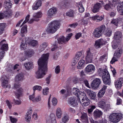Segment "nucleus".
Instances as JSON below:
<instances>
[{
    "label": "nucleus",
    "mask_w": 123,
    "mask_h": 123,
    "mask_svg": "<svg viewBox=\"0 0 123 123\" xmlns=\"http://www.w3.org/2000/svg\"><path fill=\"white\" fill-rule=\"evenodd\" d=\"M49 55V53L43 54L38 60V69L36 72L35 75V77L37 79H41L45 74L47 70V60Z\"/></svg>",
    "instance_id": "nucleus-1"
},
{
    "label": "nucleus",
    "mask_w": 123,
    "mask_h": 123,
    "mask_svg": "<svg viewBox=\"0 0 123 123\" xmlns=\"http://www.w3.org/2000/svg\"><path fill=\"white\" fill-rule=\"evenodd\" d=\"M99 74L101 75L104 83L106 84L110 85L111 83L110 75L106 69L99 68L98 71Z\"/></svg>",
    "instance_id": "nucleus-2"
},
{
    "label": "nucleus",
    "mask_w": 123,
    "mask_h": 123,
    "mask_svg": "<svg viewBox=\"0 0 123 123\" xmlns=\"http://www.w3.org/2000/svg\"><path fill=\"white\" fill-rule=\"evenodd\" d=\"M60 24L57 20H54L49 24L46 30L48 33H53L59 28Z\"/></svg>",
    "instance_id": "nucleus-3"
},
{
    "label": "nucleus",
    "mask_w": 123,
    "mask_h": 123,
    "mask_svg": "<svg viewBox=\"0 0 123 123\" xmlns=\"http://www.w3.org/2000/svg\"><path fill=\"white\" fill-rule=\"evenodd\" d=\"M122 114L121 113H113L110 115V120L113 123H117L122 118Z\"/></svg>",
    "instance_id": "nucleus-4"
},
{
    "label": "nucleus",
    "mask_w": 123,
    "mask_h": 123,
    "mask_svg": "<svg viewBox=\"0 0 123 123\" xmlns=\"http://www.w3.org/2000/svg\"><path fill=\"white\" fill-rule=\"evenodd\" d=\"M42 12H40L34 13L33 15V18L31 19L28 23L29 24H31L34 21H38L39 20V18L42 17Z\"/></svg>",
    "instance_id": "nucleus-5"
},
{
    "label": "nucleus",
    "mask_w": 123,
    "mask_h": 123,
    "mask_svg": "<svg viewBox=\"0 0 123 123\" xmlns=\"http://www.w3.org/2000/svg\"><path fill=\"white\" fill-rule=\"evenodd\" d=\"M20 84L18 83H15L14 85V89H16L17 90V92L15 94L18 98L21 95L23 91L22 89L20 87Z\"/></svg>",
    "instance_id": "nucleus-6"
},
{
    "label": "nucleus",
    "mask_w": 123,
    "mask_h": 123,
    "mask_svg": "<svg viewBox=\"0 0 123 123\" xmlns=\"http://www.w3.org/2000/svg\"><path fill=\"white\" fill-rule=\"evenodd\" d=\"M72 35V33H71L68 34L65 38L63 36L61 38H58L57 39L58 43L59 44H62L63 43H64L66 41H68L70 39Z\"/></svg>",
    "instance_id": "nucleus-7"
},
{
    "label": "nucleus",
    "mask_w": 123,
    "mask_h": 123,
    "mask_svg": "<svg viewBox=\"0 0 123 123\" xmlns=\"http://www.w3.org/2000/svg\"><path fill=\"white\" fill-rule=\"evenodd\" d=\"M101 83L100 79L98 78H96L91 83V86L93 89L97 88L98 87Z\"/></svg>",
    "instance_id": "nucleus-8"
},
{
    "label": "nucleus",
    "mask_w": 123,
    "mask_h": 123,
    "mask_svg": "<svg viewBox=\"0 0 123 123\" xmlns=\"http://www.w3.org/2000/svg\"><path fill=\"white\" fill-rule=\"evenodd\" d=\"M81 99V101L80 102L82 106H87L89 104V100L85 94L83 95L82 96Z\"/></svg>",
    "instance_id": "nucleus-9"
},
{
    "label": "nucleus",
    "mask_w": 123,
    "mask_h": 123,
    "mask_svg": "<svg viewBox=\"0 0 123 123\" xmlns=\"http://www.w3.org/2000/svg\"><path fill=\"white\" fill-rule=\"evenodd\" d=\"M7 78L5 76H2L1 78V80L2 82V85L4 88H10V85L8 84V81L6 80Z\"/></svg>",
    "instance_id": "nucleus-10"
},
{
    "label": "nucleus",
    "mask_w": 123,
    "mask_h": 123,
    "mask_svg": "<svg viewBox=\"0 0 123 123\" xmlns=\"http://www.w3.org/2000/svg\"><path fill=\"white\" fill-rule=\"evenodd\" d=\"M93 54L92 53L90 50L86 52V63H88L92 62V60L93 57Z\"/></svg>",
    "instance_id": "nucleus-11"
},
{
    "label": "nucleus",
    "mask_w": 123,
    "mask_h": 123,
    "mask_svg": "<svg viewBox=\"0 0 123 123\" xmlns=\"http://www.w3.org/2000/svg\"><path fill=\"white\" fill-rule=\"evenodd\" d=\"M46 123H56L55 115L53 114H51L49 117L46 120Z\"/></svg>",
    "instance_id": "nucleus-12"
},
{
    "label": "nucleus",
    "mask_w": 123,
    "mask_h": 123,
    "mask_svg": "<svg viewBox=\"0 0 123 123\" xmlns=\"http://www.w3.org/2000/svg\"><path fill=\"white\" fill-rule=\"evenodd\" d=\"M105 43V42L104 40L101 39L95 42L94 46L96 48L98 49Z\"/></svg>",
    "instance_id": "nucleus-13"
},
{
    "label": "nucleus",
    "mask_w": 123,
    "mask_h": 123,
    "mask_svg": "<svg viewBox=\"0 0 123 123\" xmlns=\"http://www.w3.org/2000/svg\"><path fill=\"white\" fill-rule=\"evenodd\" d=\"M56 11V9L55 7H53L50 9L48 12V17L49 18H51L55 14Z\"/></svg>",
    "instance_id": "nucleus-14"
},
{
    "label": "nucleus",
    "mask_w": 123,
    "mask_h": 123,
    "mask_svg": "<svg viewBox=\"0 0 123 123\" xmlns=\"http://www.w3.org/2000/svg\"><path fill=\"white\" fill-rule=\"evenodd\" d=\"M94 69L95 67L92 65H89L86 68V72L91 74L94 72Z\"/></svg>",
    "instance_id": "nucleus-15"
},
{
    "label": "nucleus",
    "mask_w": 123,
    "mask_h": 123,
    "mask_svg": "<svg viewBox=\"0 0 123 123\" xmlns=\"http://www.w3.org/2000/svg\"><path fill=\"white\" fill-rule=\"evenodd\" d=\"M103 112L97 109L95 110L93 113V116L96 119L99 118L102 115Z\"/></svg>",
    "instance_id": "nucleus-16"
},
{
    "label": "nucleus",
    "mask_w": 123,
    "mask_h": 123,
    "mask_svg": "<svg viewBox=\"0 0 123 123\" xmlns=\"http://www.w3.org/2000/svg\"><path fill=\"white\" fill-rule=\"evenodd\" d=\"M68 102L69 103L73 106H75L78 105V102L76 97H73L70 98Z\"/></svg>",
    "instance_id": "nucleus-17"
},
{
    "label": "nucleus",
    "mask_w": 123,
    "mask_h": 123,
    "mask_svg": "<svg viewBox=\"0 0 123 123\" xmlns=\"http://www.w3.org/2000/svg\"><path fill=\"white\" fill-rule=\"evenodd\" d=\"M102 6L101 3H96L94 6L92 11L94 13L98 12Z\"/></svg>",
    "instance_id": "nucleus-18"
},
{
    "label": "nucleus",
    "mask_w": 123,
    "mask_h": 123,
    "mask_svg": "<svg viewBox=\"0 0 123 123\" xmlns=\"http://www.w3.org/2000/svg\"><path fill=\"white\" fill-rule=\"evenodd\" d=\"M32 111L31 109H30L26 113L25 117V119L26 122H29L31 118V114L32 113Z\"/></svg>",
    "instance_id": "nucleus-19"
},
{
    "label": "nucleus",
    "mask_w": 123,
    "mask_h": 123,
    "mask_svg": "<svg viewBox=\"0 0 123 123\" xmlns=\"http://www.w3.org/2000/svg\"><path fill=\"white\" fill-rule=\"evenodd\" d=\"M73 93L77 96L79 98L80 97L81 98V96H83V95L85 94L83 92H81L79 91V90L77 88H73L72 90Z\"/></svg>",
    "instance_id": "nucleus-20"
},
{
    "label": "nucleus",
    "mask_w": 123,
    "mask_h": 123,
    "mask_svg": "<svg viewBox=\"0 0 123 123\" xmlns=\"http://www.w3.org/2000/svg\"><path fill=\"white\" fill-rule=\"evenodd\" d=\"M123 82V79L120 78L117 80L115 81V85L116 87L118 89H120L122 86V84Z\"/></svg>",
    "instance_id": "nucleus-21"
},
{
    "label": "nucleus",
    "mask_w": 123,
    "mask_h": 123,
    "mask_svg": "<svg viewBox=\"0 0 123 123\" xmlns=\"http://www.w3.org/2000/svg\"><path fill=\"white\" fill-rule=\"evenodd\" d=\"M107 86H104L99 91L98 94V96L99 98H101L103 97L104 94L105 90L106 89Z\"/></svg>",
    "instance_id": "nucleus-22"
},
{
    "label": "nucleus",
    "mask_w": 123,
    "mask_h": 123,
    "mask_svg": "<svg viewBox=\"0 0 123 123\" xmlns=\"http://www.w3.org/2000/svg\"><path fill=\"white\" fill-rule=\"evenodd\" d=\"M102 34V33L97 28H95L93 33V36L95 37H99L101 36Z\"/></svg>",
    "instance_id": "nucleus-23"
},
{
    "label": "nucleus",
    "mask_w": 123,
    "mask_h": 123,
    "mask_svg": "<svg viewBox=\"0 0 123 123\" xmlns=\"http://www.w3.org/2000/svg\"><path fill=\"white\" fill-rule=\"evenodd\" d=\"M25 78L24 74L22 73L18 74H17L15 77L16 81H22L24 80Z\"/></svg>",
    "instance_id": "nucleus-24"
},
{
    "label": "nucleus",
    "mask_w": 123,
    "mask_h": 123,
    "mask_svg": "<svg viewBox=\"0 0 123 123\" xmlns=\"http://www.w3.org/2000/svg\"><path fill=\"white\" fill-rule=\"evenodd\" d=\"M122 53V49L121 48H119L115 51L114 53V56L117 58H119L121 57Z\"/></svg>",
    "instance_id": "nucleus-25"
},
{
    "label": "nucleus",
    "mask_w": 123,
    "mask_h": 123,
    "mask_svg": "<svg viewBox=\"0 0 123 123\" xmlns=\"http://www.w3.org/2000/svg\"><path fill=\"white\" fill-rule=\"evenodd\" d=\"M12 6V4L10 0H6L4 2V6L6 9L11 8Z\"/></svg>",
    "instance_id": "nucleus-26"
},
{
    "label": "nucleus",
    "mask_w": 123,
    "mask_h": 123,
    "mask_svg": "<svg viewBox=\"0 0 123 123\" xmlns=\"http://www.w3.org/2000/svg\"><path fill=\"white\" fill-rule=\"evenodd\" d=\"M34 51L32 49H30L27 50L25 51L24 54L25 56L28 57H31L34 54Z\"/></svg>",
    "instance_id": "nucleus-27"
},
{
    "label": "nucleus",
    "mask_w": 123,
    "mask_h": 123,
    "mask_svg": "<svg viewBox=\"0 0 123 123\" xmlns=\"http://www.w3.org/2000/svg\"><path fill=\"white\" fill-rule=\"evenodd\" d=\"M86 92L88 95L92 99H95L96 95L95 93L90 90H87L86 91Z\"/></svg>",
    "instance_id": "nucleus-28"
},
{
    "label": "nucleus",
    "mask_w": 123,
    "mask_h": 123,
    "mask_svg": "<svg viewBox=\"0 0 123 123\" xmlns=\"http://www.w3.org/2000/svg\"><path fill=\"white\" fill-rule=\"evenodd\" d=\"M6 40H4L0 42V45H2L1 47L0 48V49L3 50V51H4L3 50L7 51L8 49V45L7 44H3V42H5Z\"/></svg>",
    "instance_id": "nucleus-29"
},
{
    "label": "nucleus",
    "mask_w": 123,
    "mask_h": 123,
    "mask_svg": "<svg viewBox=\"0 0 123 123\" xmlns=\"http://www.w3.org/2000/svg\"><path fill=\"white\" fill-rule=\"evenodd\" d=\"M48 46L47 43L46 42H44L41 44L40 45L38 50L39 52L43 51Z\"/></svg>",
    "instance_id": "nucleus-30"
},
{
    "label": "nucleus",
    "mask_w": 123,
    "mask_h": 123,
    "mask_svg": "<svg viewBox=\"0 0 123 123\" xmlns=\"http://www.w3.org/2000/svg\"><path fill=\"white\" fill-rule=\"evenodd\" d=\"M117 10L121 15H123V3L121 2L119 3Z\"/></svg>",
    "instance_id": "nucleus-31"
},
{
    "label": "nucleus",
    "mask_w": 123,
    "mask_h": 123,
    "mask_svg": "<svg viewBox=\"0 0 123 123\" xmlns=\"http://www.w3.org/2000/svg\"><path fill=\"white\" fill-rule=\"evenodd\" d=\"M122 35V34L121 32L117 31L115 33L114 38L115 40H120L121 38Z\"/></svg>",
    "instance_id": "nucleus-32"
},
{
    "label": "nucleus",
    "mask_w": 123,
    "mask_h": 123,
    "mask_svg": "<svg viewBox=\"0 0 123 123\" xmlns=\"http://www.w3.org/2000/svg\"><path fill=\"white\" fill-rule=\"evenodd\" d=\"M24 66L27 70H29L33 68V64L31 62H28L24 64Z\"/></svg>",
    "instance_id": "nucleus-33"
},
{
    "label": "nucleus",
    "mask_w": 123,
    "mask_h": 123,
    "mask_svg": "<svg viewBox=\"0 0 123 123\" xmlns=\"http://www.w3.org/2000/svg\"><path fill=\"white\" fill-rule=\"evenodd\" d=\"M27 32V26L25 25L22 27L21 30V35L23 37L25 36L24 34L26 33Z\"/></svg>",
    "instance_id": "nucleus-34"
},
{
    "label": "nucleus",
    "mask_w": 123,
    "mask_h": 123,
    "mask_svg": "<svg viewBox=\"0 0 123 123\" xmlns=\"http://www.w3.org/2000/svg\"><path fill=\"white\" fill-rule=\"evenodd\" d=\"M92 19L93 20H97L99 21H101L104 18V16H100L99 15H96L92 17Z\"/></svg>",
    "instance_id": "nucleus-35"
},
{
    "label": "nucleus",
    "mask_w": 123,
    "mask_h": 123,
    "mask_svg": "<svg viewBox=\"0 0 123 123\" xmlns=\"http://www.w3.org/2000/svg\"><path fill=\"white\" fill-rule=\"evenodd\" d=\"M81 120L83 122L88 120L87 116L86 113L82 114L81 117Z\"/></svg>",
    "instance_id": "nucleus-36"
},
{
    "label": "nucleus",
    "mask_w": 123,
    "mask_h": 123,
    "mask_svg": "<svg viewBox=\"0 0 123 123\" xmlns=\"http://www.w3.org/2000/svg\"><path fill=\"white\" fill-rule=\"evenodd\" d=\"M85 61L84 60H80L78 63V65L77 67L78 69L82 68L84 64Z\"/></svg>",
    "instance_id": "nucleus-37"
},
{
    "label": "nucleus",
    "mask_w": 123,
    "mask_h": 123,
    "mask_svg": "<svg viewBox=\"0 0 123 123\" xmlns=\"http://www.w3.org/2000/svg\"><path fill=\"white\" fill-rule=\"evenodd\" d=\"M77 5L78 7L79 12L80 13L83 12L84 10V9L81 3L80 2L78 3Z\"/></svg>",
    "instance_id": "nucleus-38"
},
{
    "label": "nucleus",
    "mask_w": 123,
    "mask_h": 123,
    "mask_svg": "<svg viewBox=\"0 0 123 123\" xmlns=\"http://www.w3.org/2000/svg\"><path fill=\"white\" fill-rule=\"evenodd\" d=\"M62 114V112L61 109L59 108H58L56 110V116L58 118H60L61 117Z\"/></svg>",
    "instance_id": "nucleus-39"
},
{
    "label": "nucleus",
    "mask_w": 123,
    "mask_h": 123,
    "mask_svg": "<svg viewBox=\"0 0 123 123\" xmlns=\"http://www.w3.org/2000/svg\"><path fill=\"white\" fill-rule=\"evenodd\" d=\"M6 24L5 23L0 24V34H2L4 30V28L6 27Z\"/></svg>",
    "instance_id": "nucleus-40"
},
{
    "label": "nucleus",
    "mask_w": 123,
    "mask_h": 123,
    "mask_svg": "<svg viewBox=\"0 0 123 123\" xmlns=\"http://www.w3.org/2000/svg\"><path fill=\"white\" fill-rule=\"evenodd\" d=\"M74 13V12L73 10H71L67 12L66 13V14L67 16L71 17H73Z\"/></svg>",
    "instance_id": "nucleus-41"
},
{
    "label": "nucleus",
    "mask_w": 123,
    "mask_h": 123,
    "mask_svg": "<svg viewBox=\"0 0 123 123\" xmlns=\"http://www.w3.org/2000/svg\"><path fill=\"white\" fill-rule=\"evenodd\" d=\"M5 14L7 15V17H9L11 15L12 13V11L11 10L10 8H7L6 9V11L4 12Z\"/></svg>",
    "instance_id": "nucleus-42"
},
{
    "label": "nucleus",
    "mask_w": 123,
    "mask_h": 123,
    "mask_svg": "<svg viewBox=\"0 0 123 123\" xmlns=\"http://www.w3.org/2000/svg\"><path fill=\"white\" fill-rule=\"evenodd\" d=\"M112 5L111 3L106 4L104 6V8L107 10H109L112 8Z\"/></svg>",
    "instance_id": "nucleus-43"
},
{
    "label": "nucleus",
    "mask_w": 123,
    "mask_h": 123,
    "mask_svg": "<svg viewBox=\"0 0 123 123\" xmlns=\"http://www.w3.org/2000/svg\"><path fill=\"white\" fill-rule=\"evenodd\" d=\"M29 44L32 46L34 47L38 45V42L36 40H33L30 41Z\"/></svg>",
    "instance_id": "nucleus-44"
},
{
    "label": "nucleus",
    "mask_w": 123,
    "mask_h": 123,
    "mask_svg": "<svg viewBox=\"0 0 123 123\" xmlns=\"http://www.w3.org/2000/svg\"><path fill=\"white\" fill-rule=\"evenodd\" d=\"M105 104V101H101L98 103V105L99 107L104 109Z\"/></svg>",
    "instance_id": "nucleus-45"
},
{
    "label": "nucleus",
    "mask_w": 123,
    "mask_h": 123,
    "mask_svg": "<svg viewBox=\"0 0 123 123\" xmlns=\"http://www.w3.org/2000/svg\"><path fill=\"white\" fill-rule=\"evenodd\" d=\"M99 30H100V31L101 32L102 34L103 32H104L106 30V29L105 26L104 25H101L100 27L97 28Z\"/></svg>",
    "instance_id": "nucleus-46"
},
{
    "label": "nucleus",
    "mask_w": 123,
    "mask_h": 123,
    "mask_svg": "<svg viewBox=\"0 0 123 123\" xmlns=\"http://www.w3.org/2000/svg\"><path fill=\"white\" fill-rule=\"evenodd\" d=\"M24 42H21L20 46V49L21 50H25L27 47V45L25 43H24Z\"/></svg>",
    "instance_id": "nucleus-47"
},
{
    "label": "nucleus",
    "mask_w": 123,
    "mask_h": 123,
    "mask_svg": "<svg viewBox=\"0 0 123 123\" xmlns=\"http://www.w3.org/2000/svg\"><path fill=\"white\" fill-rule=\"evenodd\" d=\"M118 43L116 42V40H114L112 42V46L114 49H116L118 47Z\"/></svg>",
    "instance_id": "nucleus-48"
},
{
    "label": "nucleus",
    "mask_w": 123,
    "mask_h": 123,
    "mask_svg": "<svg viewBox=\"0 0 123 123\" xmlns=\"http://www.w3.org/2000/svg\"><path fill=\"white\" fill-rule=\"evenodd\" d=\"M81 55V54L77 53L74 58V61L76 62H77L80 59V57Z\"/></svg>",
    "instance_id": "nucleus-49"
},
{
    "label": "nucleus",
    "mask_w": 123,
    "mask_h": 123,
    "mask_svg": "<svg viewBox=\"0 0 123 123\" xmlns=\"http://www.w3.org/2000/svg\"><path fill=\"white\" fill-rule=\"evenodd\" d=\"M111 32L112 31L111 30L107 29L104 32V33L106 36L110 37L111 35Z\"/></svg>",
    "instance_id": "nucleus-50"
},
{
    "label": "nucleus",
    "mask_w": 123,
    "mask_h": 123,
    "mask_svg": "<svg viewBox=\"0 0 123 123\" xmlns=\"http://www.w3.org/2000/svg\"><path fill=\"white\" fill-rule=\"evenodd\" d=\"M69 119V117L67 116H65L62 118V121L64 123H66L67 122Z\"/></svg>",
    "instance_id": "nucleus-51"
},
{
    "label": "nucleus",
    "mask_w": 123,
    "mask_h": 123,
    "mask_svg": "<svg viewBox=\"0 0 123 123\" xmlns=\"http://www.w3.org/2000/svg\"><path fill=\"white\" fill-rule=\"evenodd\" d=\"M33 89L34 91V92H35V91L36 90H37L39 91H41L42 89V87L40 86L36 85L33 86Z\"/></svg>",
    "instance_id": "nucleus-52"
},
{
    "label": "nucleus",
    "mask_w": 123,
    "mask_h": 123,
    "mask_svg": "<svg viewBox=\"0 0 123 123\" xmlns=\"http://www.w3.org/2000/svg\"><path fill=\"white\" fill-rule=\"evenodd\" d=\"M118 20L117 19H113L111 22V23L114 24L116 26L118 25Z\"/></svg>",
    "instance_id": "nucleus-53"
},
{
    "label": "nucleus",
    "mask_w": 123,
    "mask_h": 123,
    "mask_svg": "<svg viewBox=\"0 0 123 123\" xmlns=\"http://www.w3.org/2000/svg\"><path fill=\"white\" fill-rule=\"evenodd\" d=\"M30 16V15L28 14L26 17L25 20L24 21L22 24L21 25L20 27H21L24 24L26 23L28 21Z\"/></svg>",
    "instance_id": "nucleus-54"
},
{
    "label": "nucleus",
    "mask_w": 123,
    "mask_h": 123,
    "mask_svg": "<svg viewBox=\"0 0 123 123\" xmlns=\"http://www.w3.org/2000/svg\"><path fill=\"white\" fill-rule=\"evenodd\" d=\"M10 119L11 122L12 123H15L17 121V119L12 116H10Z\"/></svg>",
    "instance_id": "nucleus-55"
},
{
    "label": "nucleus",
    "mask_w": 123,
    "mask_h": 123,
    "mask_svg": "<svg viewBox=\"0 0 123 123\" xmlns=\"http://www.w3.org/2000/svg\"><path fill=\"white\" fill-rule=\"evenodd\" d=\"M34 94L35 92H34L32 95L29 96V99L30 100H32L33 102H35V98Z\"/></svg>",
    "instance_id": "nucleus-56"
},
{
    "label": "nucleus",
    "mask_w": 123,
    "mask_h": 123,
    "mask_svg": "<svg viewBox=\"0 0 123 123\" xmlns=\"http://www.w3.org/2000/svg\"><path fill=\"white\" fill-rule=\"evenodd\" d=\"M49 89L47 87L43 89V95H47L49 92Z\"/></svg>",
    "instance_id": "nucleus-57"
},
{
    "label": "nucleus",
    "mask_w": 123,
    "mask_h": 123,
    "mask_svg": "<svg viewBox=\"0 0 123 123\" xmlns=\"http://www.w3.org/2000/svg\"><path fill=\"white\" fill-rule=\"evenodd\" d=\"M7 15H6V14H5V12H4V13H0V20L3 19L4 18L6 17H7Z\"/></svg>",
    "instance_id": "nucleus-58"
},
{
    "label": "nucleus",
    "mask_w": 123,
    "mask_h": 123,
    "mask_svg": "<svg viewBox=\"0 0 123 123\" xmlns=\"http://www.w3.org/2000/svg\"><path fill=\"white\" fill-rule=\"evenodd\" d=\"M80 80L83 81L86 86L88 87H89V86L88 81L87 80H86L85 78L82 79L81 80Z\"/></svg>",
    "instance_id": "nucleus-59"
},
{
    "label": "nucleus",
    "mask_w": 123,
    "mask_h": 123,
    "mask_svg": "<svg viewBox=\"0 0 123 123\" xmlns=\"http://www.w3.org/2000/svg\"><path fill=\"white\" fill-rule=\"evenodd\" d=\"M60 71V67L59 66H57L55 69V72L56 74H59Z\"/></svg>",
    "instance_id": "nucleus-60"
},
{
    "label": "nucleus",
    "mask_w": 123,
    "mask_h": 123,
    "mask_svg": "<svg viewBox=\"0 0 123 123\" xmlns=\"http://www.w3.org/2000/svg\"><path fill=\"white\" fill-rule=\"evenodd\" d=\"M118 58H117L116 57L114 56V57L112 58L111 61L110 62L111 63L113 64L115 62L117 61H118Z\"/></svg>",
    "instance_id": "nucleus-61"
},
{
    "label": "nucleus",
    "mask_w": 123,
    "mask_h": 123,
    "mask_svg": "<svg viewBox=\"0 0 123 123\" xmlns=\"http://www.w3.org/2000/svg\"><path fill=\"white\" fill-rule=\"evenodd\" d=\"M13 102L15 104L17 105H20L21 103V101L20 100H17L14 99L13 100Z\"/></svg>",
    "instance_id": "nucleus-62"
},
{
    "label": "nucleus",
    "mask_w": 123,
    "mask_h": 123,
    "mask_svg": "<svg viewBox=\"0 0 123 123\" xmlns=\"http://www.w3.org/2000/svg\"><path fill=\"white\" fill-rule=\"evenodd\" d=\"M6 103L9 109H10L12 106V104L8 100H7L6 101Z\"/></svg>",
    "instance_id": "nucleus-63"
},
{
    "label": "nucleus",
    "mask_w": 123,
    "mask_h": 123,
    "mask_svg": "<svg viewBox=\"0 0 123 123\" xmlns=\"http://www.w3.org/2000/svg\"><path fill=\"white\" fill-rule=\"evenodd\" d=\"M68 3L66 1L63 2L62 4V6H63L62 8H66L68 6Z\"/></svg>",
    "instance_id": "nucleus-64"
}]
</instances>
